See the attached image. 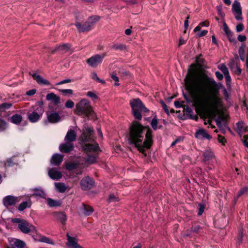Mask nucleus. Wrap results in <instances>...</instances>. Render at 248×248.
<instances>
[{"mask_svg":"<svg viewBox=\"0 0 248 248\" xmlns=\"http://www.w3.org/2000/svg\"><path fill=\"white\" fill-rule=\"evenodd\" d=\"M185 83L189 94V98H185L193 104L197 111L205 112L209 109L216 108L220 103L217 95L219 87L212 78L191 72L185 78Z\"/></svg>","mask_w":248,"mask_h":248,"instance_id":"f257e3e1","label":"nucleus"},{"mask_svg":"<svg viewBox=\"0 0 248 248\" xmlns=\"http://www.w3.org/2000/svg\"><path fill=\"white\" fill-rule=\"evenodd\" d=\"M129 129V142L146 156V150L152 144V130L136 121L132 123Z\"/></svg>","mask_w":248,"mask_h":248,"instance_id":"f03ea898","label":"nucleus"},{"mask_svg":"<svg viewBox=\"0 0 248 248\" xmlns=\"http://www.w3.org/2000/svg\"><path fill=\"white\" fill-rule=\"evenodd\" d=\"M83 148L87 154V157H78L76 160L67 163L66 168L69 170H75L77 175L81 174L83 168L95 162L97 153L99 147L97 144H94L87 143L83 146Z\"/></svg>","mask_w":248,"mask_h":248,"instance_id":"7ed1b4c3","label":"nucleus"},{"mask_svg":"<svg viewBox=\"0 0 248 248\" xmlns=\"http://www.w3.org/2000/svg\"><path fill=\"white\" fill-rule=\"evenodd\" d=\"M75 112L78 115H83L87 117L92 116L94 114L90 102L86 99H81L76 104Z\"/></svg>","mask_w":248,"mask_h":248,"instance_id":"20e7f679","label":"nucleus"},{"mask_svg":"<svg viewBox=\"0 0 248 248\" xmlns=\"http://www.w3.org/2000/svg\"><path fill=\"white\" fill-rule=\"evenodd\" d=\"M130 105L132 108V112L135 118L140 120L141 119L142 112H147L149 111L142 101L139 98H135L130 101Z\"/></svg>","mask_w":248,"mask_h":248,"instance_id":"39448f33","label":"nucleus"},{"mask_svg":"<svg viewBox=\"0 0 248 248\" xmlns=\"http://www.w3.org/2000/svg\"><path fill=\"white\" fill-rule=\"evenodd\" d=\"M44 111L42 103H39L35 105L33 108V111L31 112H29L28 114V118L29 121L31 123L37 122L42 117Z\"/></svg>","mask_w":248,"mask_h":248,"instance_id":"423d86ee","label":"nucleus"},{"mask_svg":"<svg viewBox=\"0 0 248 248\" xmlns=\"http://www.w3.org/2000/svg\"><path fill=\"white\" fill-rule=\"evenodd\" d=\"M106 56V53H103L102 55L96 54L88 59L86 62L91 67H96L102 62Z\"/></svg>","mask_w":248,"mask_h":248,"instance_id":"0eeeda50","label":"nucleus"},{"mask_svg":"<svg viewBox=\"0 0 248 248\" xmlns=\"http://www.w3.org/2000/svg\"><path fill=\"white\" fill-rule=\"evenodd\" d=\"M18 228L24 233H28L35 230V227L25 220L18 224Z\"/></svg>","mask_w":248,"mask_h":248,"instance_id":"6e6552de","label":"nucleus"},{"mask_svg":"<svg viewBox=\"0 0 248 248\" xmlns=\"http://www.w3.org/2000/svg\"><path fill=\"white\" fill-rule=\"evenodd\" d=\"M232 11L236 20H239L242 19L240 3L237 0H235L232 3Z\"/></svg>","mask_w":248,"mask_h":248,"instance_id":"1a4fd4ad","label":"nucleus"},{"mask_svg":"<svg viewBox=\"0 0 248 248\" xmlns=\"http://www.w3.org/2000/svg\"><path fill=\"white\" fill-rule=\"evenodd\" d=\"M81 188L86 190L92 188L94 185V182L92 178L89 176L83 178L80 183Z\"/></svg>","mask_w":248,"mask_h":248,"instance_id":"9d476101","label":"nucleus"},{"mask_svg":"<svg viewBox=\"0 0 248 248\" xmlns=\"http://www.w3.org/2000/svg\"><path fill=\"white\" fill-rule=\"evenodd\" d=\"M66 236L68 240L67 246L69 248H82L78 244V239L77 238L71 237L68 233H67Z\"/></svg>","mask_w":248,"mask_h":248,"instance_id":"9b49d317","label":"nucleus"},{"mask_svg":"<svg viewBox=\"0 0 248 248\" xmlns=\"http://www.w3.org/2000/svg\"><path fill=\"white\" fill-rule=\"evenodd\" d=\"M203 161L205 162H210L215 159L214 153L211 149L205 150L203 152Z\"/></svg>","mask_w":248,"mask_h":248,"instance_id":"f8f14e48","label":"nucleus"},{"mask_svg":"<svg viewBox=\"0 0 248 248\" xmlns=\"http://www.w3.org/2000/svg\"><path fill=\"white\" fill-rule=\"evenodd\" d=\"M93 130L91 128H87L86 130L81 136V139L83 142H86L92 140V135Z\"/></svg>","mask_w":248,"mask_h":248,"instance_id":"ddd939ff","label":"nucleus"},{"mask_svg":"<svg viewBox=\"0 0 248 248\" xmlns=\"http://www.w3.org/2000/svg\"><path fill=\"white\" fill-rule=\"evenodd\" d=\"M18 202V198L12 196H7L3 200V202L5 206H9L15 205Z\"/></svg>","mask_w":248,"mask_h":248,"instance_id":"4468645a","label":"nucleus"},{"mask_svg":"<svg viewBox=\"0 0 248 248\" xmlns=\"http://www.w3.org/2000/svg\"><path fill=\"white\" fill-rule=\"evenodd\" d=\"M74 149L73 143L65 141L64 143L61 144L59 146V149L61 152L69 153Z\"/></svg>","mask_w":248,"mask_h":248,"instance_id":"2eb2a0df","label":"nucleus"},{"mask_svg":"<svg viewBox=\"0 0 248 248\" xmlns=\"http://www.w3.org/2000/svg\"><path fill=\"white\" fill-rule=\"evenodd\" d=\"M49 176L53 180H59L62 177L61 172L56 168L49 169L48 171Z\"/></svg>","mask_w":248,"mask_h":248,"instance_id":"dca6fc26","label":"nucleus"},{"mask_svg":"<svg viewBox=\"0 0 248 248\" xmlns=\"http://www.w3.org/2000/svg\"><path fill=\"white\" fill-rule=\"evenodd\" d=\"M30 75L32 76L33 78L35 80H36V82L41 85H50V82L43 78L42 77H41L40 75H37L35 73H33L32 74L30 73Z\"/></svg>","mask_w":248,"mask_h":248,"instance_id":"f3484780","label":"nucleus"},{"mask_svg":"<svg viewBox=\"0 0 248 248\" xmlns=\"http://www.w3.org/2000/svg\"><path fill=\"white\" fill-rule=\"evenodd\" d=\"M223 29L230 41L231 42H235V39L233 36L232 32L229 30V27L225 22L223 23Z\"/></svg>","mask_w":248,"mask_h":248,"instance_id":"a211bd4d","label":"nucleus"},{"mask_svg":"<svg viewBox=\"0 0 248 248\" xmlns=\"http://www.w3.org/2000/svg\"><path fill=\"white\" fill-rule=\"evenodd\" d=\"M54 216L55 218L60 221L63 225L65 224L66 221L67 220V217L64 212H54Z\"/></svg>","mask_w":248,"mask_h":248,"instance_id":"6ab92c4d","label":"nucleus"},{"mask_svg":"<svg viewBox=\"0 0 248 248\" xmlns=\"http://www.w3.org/2000/svg\"><path fill=\"white\" fill-rule=\"evenodd\" d=\"M63 156L59 154H54L51 159V163L56 166H59L62 161Z\"/></svg>","mask_w":248,"mask_h":248,"instance_id":"aec40b11","label":"nucleus"},{"mask_svg":"<svg viewBox=\"0 0 248 248\" xmlns=\"http://www.w3.org/2000/svg\"><path fill=\"white\" fill-rule=\"evenodd\" d=\"M46 99L52 101L55 105H58L60 102V97L54 93H48L46 96Z\"/></svg>","mask_w":248,"mask_h":248,"instance_id":"412c9836","label":"nucleus"},{"mask_svg":"<svg viewBox=\"0 0 248 248\" xmlns=\"http://www.w3.org/2000/svg\"><path fill=\"white\" fill-rule=\"evenodd\" d=\"M76 26L79 31L82 32L88 31L92 28L87 21L82 25L80 23L77 22L76 23Z\"/></svg>","mask_w":248,"mask_h":248,"instance_id":"4be33fe9","label":"nucleus"},{"mask_svg":"<svg viewBox=\"0 0 248 248\" xmlns=\"http://www.w3.org/2000/svg\"><path fill=\"white\" fill-rule=\"evenodd\" d=\"M77 135L73 130H69L64 138V141L66 142H71L72 143L76 139Z\"/></svg>","mask_w":248,"mask_h":248,"instance_id":"5701e85b","label":"nucleus"},{"mask_svg":"<svg viewBox=\"0 0 248 248\" xmlns=\"http://www.w3.org/2000/svg\"><path fill=\"white\" fill-rule=\"evenodd\" d=\"M71 46L69 44H63L56 47V48L52 51V52L59 51L62 53L67 52L70 48Z\"/></svg>","mask_w":248,"mask_h":248,"instance_id":"b1692460","label":"nucleus"},{"mask_svg":"<svg viewBox=\"0 0 248 248\" xmlns=\"http://www.w3.org/2000/svg\"><path fill=\"white\" fill-rule=\"evenodd\" d=\"M47 119L48 121L52 123L58 122L60 120L59 115L57 112H52L50 114L47 113Z\"/></svg>","mask_w":248,"mask_h":248,"instance_id":"393cba45","label":"nucleus"},{"mask_svg":"<svg viewBox=\"0 0 248 248\" xmlns=\"http://www.w3.org/2000/svg\"><path fill=\"white\" fill-rule=\"evenodd\" d=\"M237 125V131L240 135H241L247 131L248 127L246 124L243 121H240L236 124Z\"/></svg>","mask_w":248,"mask_h":248,"instance_id":"a878e982","label":"nucleus"},{"mask_svg":"<svg viewBox=\"0 0 248 248\" xmlns=\"http://www.w3.org/2000/svg\"><path fill=\"white\" fill-rule=\"evenodd\" d=\"M195 137L198 139L205 138L210 139L211 137L204 129H200L195 134Z\"/></svg>","mask_w":248,"mask_h":248,"instance_id":"bb28decb","label":"nucleus"},{"mask_svg":"<svg viewBox=\"0 0 248 248\" xmlns=\"http://www.w3.org/2000/svg\"><path fill=\"white\" fill-rule=\"evenodd\" d=\"M81 213L85 216H89L93 213V208L89 205L83 204L81 208Z\"/></svg>","mask_w":248,"mask_h":248,"instance_id":"cd10ccee","label":"nucleus"},{"mask_svg":"<svg viewBox=\"0 0 248 248\" xmlns=\"http://www.w3.org/2000/svg\"><path fill=\"white\" fill-rule=\"evenodd\" d=\"M55 186L57 190L60 193H64L67 189L68 187L63 183H55Z\"/></svg>","mask_w":248,"mask_h":248,"instance_id":"c85d7f7f","label":"nucleus"},{"mask_svg":"<svg viewBox=\"0 0 248 248\" xmlns=\"http://www.w3.org/2000/svg\"><path fill=\"white\" fill-rule=\"evenodd\" d=\"M46 201L48 205L51 207L60 206L62 203L61 201L54 200L51 198H47Z\"/></svg>","mask_w":248,"mask_h":248,"instance_id":"c756f323","label":"nucleus"},{"mask_svg":"<svg viewBox=\"0 0 248 248\" xmlns=\"http://www.w3.org/2000/svg\"><path fill=\"white\" fill-rule=\"evenodd\" d=\"M22 120V117L19 114H16L11 117V122L16 124H19Z\"/></svg>","mask_w":248,"mask_h":248,"instance_id":"7c9ffc66","label":"nucleus"},{"mask_svg":"<svg viewBox=\"0 0 248 248\" xmlns=\"http://www.w3.org/2000/svg\"><path fill=\"white\" fill-rule=\"evenodd\" d=\"M8 123L0 117V132L6 131L8 127Z\"/></svg>","mask_w":248,"mask_h":248,"instance_id":"2f4dec72","label":"nucleus"},{"mask_svg":"<svg viewBox=\"0 0 248 248\" xmlns=\"http://www.w3.org/2000/svg\"><path fill=\"white\" fill-rule=\"evenodd\" d=\"M112 48L114 50H120L121 51L125 50L126 49V46L123 44H116L112 46Z\"/></svg>","mask_w":248,"mask_h":248,"instance_id":"473e14b6","label":"nucleus"},{"mask_svg":"<svg viewBox=\"0 0 248 248\" xmlns=\"http://www.w3.org/2000/svg\"><path fill=\"white\" fill-rule=\"evenodd\" d=\"M12 106L10 103H3L0 105V112H4L6 110L9 109Z\"/></svg>","mask_w":248,"mask_h":248,"instance_id":"72a5a7b5","label":"nucleus"},{"mask_svg":"<svg viewBox=\"0 0 248 248\" xmlns=\"http://www.w3.org/2000/svg\"><path fill=\"white\" fill-rule=\"evenodd\" d=\"M209 23L207 21H204L200 23L198 26L196 27L194 29V31L197 32L200 31L201 27H208Z\"/></svg>","mask_w":248,"mask_h":248,"instance_id":"f704fd0d","label":"nucleus"},{"mask_svg":"<svg viewBox=\"0 0 248 248\" xmlns=\"http://www.w3.org/2000/svg\"><path fill=\"white\" fill-rule=\"evenodd\" d=\"M100 19L98 16H91L87 20L90 26L92 27L93 25Z\"/></svg>","mask_w":248,"mask_h":248,"instance_id":"c9c22d12","label":"nucleus"},{"mask_svg":"<svg viewBox=\"0 0 248 248\" xmlns=\"http://www.w3.org/2000/svg\"><path fill=\"white\" fill-rule=\"evenodd\" d=\"M33 196H34L36 197H41V198H45L46 196V194L42 190L35 189L34 190Z\"/></svg>","mask_w":248,"mask_h":248,"instance_id":"e433bc0d","label":"nucleus"},{"mask_svg":"<svg viewBox=\"0 0 248 248\" xmlns=\"http://www.w3.org/2000/svg\"><path fill=\"white\" fill-rule=\"evenodd\" d=\"M248 194V187L245 186L242 188L237 194V198L242 196Z\"/></svg>","mask_w":248,"mask_h":248,"instance_id":"4c0bfd02","label":"nucleus"},{"mask_svg":"<svg viewBox=\"0 0 248 248\" xmlns=\"http://www.w3.org/2000/svg\"><path fill=\"white\" fill-rule=\"evenodd\" d=\"M39 241L41 242L46 243L47 244H54L52 240H51L50 238H49L48 237H47L45 236H42L39 239Z\"/></svg>","mask_w":248,"mask_h":248,"instance_id":"58836bf2","label":"nucleus"},{"mask_svg":"<svg viewBox=\"0 0 248 248\" xmlns=\"http://www.w3.org/2000/svg\"><path fill=\"white\" fill-rule=\"evenodd\" d=\"M30 205L27 202H24L21 203L18 206V210L19 211H23L27 207H30Z\"/></svg>","mask_w":248,"mask_h":248,"instance_id":"ea45409f","label":"nucleus"},{"mask_svg":"<svg viewBox=\"0 0 248 248\" xmlns=\"http://www.w3.org/2000/svg\"><path fill=\"white\" fill-rule=\"evenodd\" d=\"M14 243L15 246L18 248H23L25 246V244L23 241L18 239H16Z\"/></svg>","mask_w":248,"mask_h":248,"instance_id":"a19ab883","label":"nucleus"},{"mask_svg":"<svg viewBox=\"0 0 248 248\" xmlns=\"http://www.w3.org/2000/svg\"><path fill=\"white\" fill-rule=\"evenodd\" d=\"M119 201V198L118 196L114 194H110L109 195L108 198V201L109 202H117Z\"/></svg>","mask_w":248,"mask_h":248,"instance_id":"79ce46f5","label":"nucleus"},{"mask_svg":"<svg viewBox=\"0 0 248 248\" xmlns=\"http://www.w3.org/2000/svg\"><path fill=\"white\" fill-rule=\"evenodd\" d=\"M218 68L222 72L224 75H227L229 73L228 68L224 64H220Z\"/></svg>","mask_w":248,"mask_h":248,"instance_id":"37998d69","label":"nucleus"},{"mask_svg":"<svg viewBox=\"0 0 248 248\" xmlns=\"http://www.w3.org/2000/svg\"><path fill=\"white\" fill-rule=\"evenodd\" d=\"M87 95L90 97L93 100H95L98 99V96L93 92L89 91L87 93Z\"/></svg>","mask_w":248,"mask_h":248,"instance_id":"c03bdc74","label":"nucleus"},{"mask_svg":"<svg viewBox=\"0 0 248 248\" xmlns=\"http://www.w3.org/2000/svg\"><path fill=\"white\" fill-rule=\"evenodd\" d=\"M157 124L158 121L157 119L155 117L151 121V124L152 125V128L155 130H156L157 128Z\"/></svg>","mask_w":248,"mask_h":248,"instance_id":"a18cd8bd","label":"nucleus"},{"mask_svg":"<svg viewBox=\"0 0 248 248\" xmlns=\"http://www.w3.org/2000/svg\"><path fill=\"white\" fill-rule=\"evenodd\" d=\"M60 92L64 95H66L68 94H72L73 93V91L71 89H61Z\"/></svg>","mask_w":248,"mask_h":248,"instance_id":"49530a36","label":"nucleus"},{"mask_svg":"<svg viewBox=\"0 0 248 248\" xmlns=\"http://www.w3.org/2000/svg\"><path fill=\"white\" fill-rule=\"evenodd\" d=\"M199 211H198V215L201 216L202 215L203 212H204L205 206L204 204L202 203H199Z\"/></svg>","mask_w":248,"mask_h":248,"instance_id":"de8ad7c7","label":"nucleus"},{"mask_svg":"<svg viewBox=\"0 0 248 248\" xmlns=\"http://www.w3.org/2000/svg\"><path fill=\"white\" fill-rule=\"evenodd\" d=\"M74 105L75 104L74 102L70 100H67L65 104V107L70 108H73L74 107Z\"/></svg>","mask_w":248,"mask_h":248,"instance_id":"09e8293b","label":"nucleus"},{"mask_svg":"<svg viewBox=\"0 0 248 248\" xmlns=\"http://www.w3.org/2000/svg\"><path fill=\"white\" fill-rule=\"evenodd\" d=\"M111 78L115 82L114 83V85L118 86L119 85V83H118L119 81V78L116 76L115 74H112L111 75Z\"/></svg>","mask_w":248,"mask_h":248,"instance_id":"8fccbe9b","label":"nucleus"},{"mask_svg":"<svg viewBox=\"0 0 248 248\" xmlns=\"http://www.w3.org/2000/svg\"><path fill=\"white\" fill-rule=\"evenodd\" d=\"M15 164L12 158H9L6 160V162L5 163V167H12Z\"/></svg>","mask_w":248,"mask_h":248,"instance_id":"3c124183","label":"nucleus"},{"mask_svg":"<svg viewBox=\"0 0 248 248\" xmlns=\"http://www.w3.org/2000/svg\"><path fill=\"white\" fill-rule=\"evenodd\" d=\"M244 29V26L243 24L240 23L236 27V30L237 32L242 31Z\"/></svg>","mask_w":248,"mask_h":248,"instance_id":"603ef678","label":"nucleus"},{"mask_svg":"<svg viewBox=\"0 0 248 248\" xmlns=\"http://www.w3.org/2000/svg\"><path fill=\"white\" fill-rule=\"evenodd\" d=\"M197 33V36H198L199 37H202L205 36L208 32V31L206 30H203L201 32L198 31Z\"/></svg>","mask_w":248,"mask_h":248,"instance_id":"864d4df0","label":"nucleus"},{"mask_svg":"<svg viewBox=\"0 0 248 248\" xmlns=\"http://www.w3.org/2000/svg\"><path fill=\"white\" fill-rule=\"evenodd\" d=\"M246 39H247L246 36L244 35H239L237 37L238 40L241 42L246 41Z\"/></svg>","mask_w":248,"mask_h":248,"instance_id":"5fc2aeb1","label":"nucleus"},{"mask_svg":"<svg viewBox=\"0 0 248 248\" xmlns=\"http://www.w3.org/2000/svg\"><path fill=\"white\" fill-rule=\"evenodd\" d=\"M161 105H162V107L163 109L164 110V111L166 112V113L167 114H168L169 113V109L168 108L167 106L163 102H161Z\"/></svg>","mask_w":248,"mask_h":248,"instance_id":"6e6d98bb","label":"nucleus"},{"mask_svg":"<svg viewBox=\"0 0 248 248\" xmlns=\"http://www.w3.org/2000/svg\"><path fill=\"white\" fill-rule=\"evenodd\" d=\"M201 55H199L196 57V62L199 65H202L203 63V60L201 58Z\"/></svg>","mask_w":248,"mask_h":248,"instance_id":"4d7b16f0","label":"nucleus"},{"mask_svg":"<svg viewBox=\"0 0 248 248\" xmlns=\"http://www.w3.org/2000/svg\"><path fill=\"white\" fill-rule=\"evenodd\" d=\"M215 75L217 77V78L219 80H221L223 79V75L222 74H221L220 72H219L218 71H217L215 73Z\"/></svg>","mask_w":248,"mask_h":248,"instance_id":"13d9d810","label":"nucleus"},{"mask_svg":"<svg viewBox=\"0 0 248 248\" xmlns=\"http://www.w3.org/2000/svg\"><path fill=\"white\" fill-rule=\"evenodd\" d=\"M36 92V90L35 89L30 90L27 92L26 94L29 96L32 95L34 94Z\"/></svg>","mask_w":248,"mask_h":248,"instance_id":"bf43d9fd","label":"nucleus"},{"mask_svg":"<svg viewBox=\"0 0 248 248\" xmlns=\"http://www.w3.org/2000/svg\"><path fill=\"white\" fill-rule=\"evenodd\" d=\"M218 140L220 143H221L222 144H224V143L226 142L225 138L220 135L218 136Z\"/></svg>","mask_w":248,"mask_h":248,"instance_id":"052dcab7","label":"nucleus"},{"mask_svg":"<svg viewBox=\"0 0 248 248\" xmlns=\"http://www.w3.org/2000/svg\"><path fill=\"white\" fill-rule=\"evenodd\" d=\"M71 81V79H64V80H63L59 82H58L57 85H62V84H65V83H69Z\"/></svg>","mask_w":248,"mask_h":248,"instance_id":"680f3d73","label":"nucleus"},{"mask_svg":"<svg viewBox=\"0 0 248 248\" xmlns=\"http://www.w3.org/2000/svg\"><path fill=\"white\" fill-rule=\"evenodd\" d=\"M189 18V16H188L186 17V19L185 21L184 26H185V28L186 29L187 28V27H188V25H189L188 19Z\"/></svg>","mask_w":248,"mask_h":248,"instance_id":"e2e57ef3","label":"nucleus"},{"mask_svg":"<svg viewBox=\"0 0 248 248\" xmlns=\"http://www.w3.org/2000/svg\"><path fill=\"white\" fill-rule=\"evenodd\" d=\"M225 79L226 80L227 84L230 83L231 81V78L230 76L229 75V73L227 74V75H224Z\"/></svg>","mask_w":248,"mask_h":248,"instance_id":"0e129e2a","label":"nucleus"},{"mask_svg":"<svg viewBox=\"0 0 248 248\" xmlns=\"http://www.w3.org/2000/svg\"><path fill=\"white\" fill-rule=\"evenodd\" d=\"M200 229V227L198 226H195L192 228V231L195 232H198Z\"/></svg>","mask_w":248,"mask_h":248,"instance_id":"69168bd1","label":"nucleus"},{"mask_svg":"<svg viewBox=\"0 0 248 248\" xmlns=\"http://www.w3.org/2000/svg\"><path fill=\"white\" fill-rule=\"evenodd\" d=\"M22 220L23 219H20L18 218H14L12 219V221L13 222L18 223V224H20V222H22Z\"/></svg>","mask_w":248,"mask_h":248,"instance_id":"338daca9","label":"nucleus"},{"mask_svg":"<svg viewBox=\"0 0 248 248\" xmlns=\"http://www.w3.org/2000/svg\"><path fill=\"white\" fill-rule=\"evenodd\" d=\"M92 78L94 80L97 81H98L99 80V78L98 77L96 73H93Z\"/></svg>","mask_w":248,"mask_h":248,"instance_id":"774afa93","label":"nucleus"}]
</instances>
